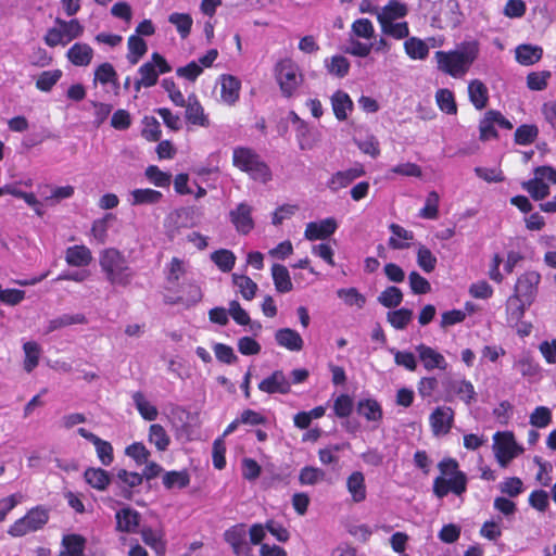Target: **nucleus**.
Listing matches in <instances>:
<instances>
[{
	"label": "nucleus",
	"instance_id": "obj_1",
	"mask_svg": "<svg viewBox=\"0 0 556 556\" xmlns=\"http://www.w3.org/2000/svg\"><path fill=\"white\" fill-rule=\"evenodd\" d=\"M479 54L477 41L460 43L453 51H437L435 60L438 68L453 77H463L476 61Z\"/></svg>",
	"mask_w": 556,
	"mask_h": 556
},
{
	"label": "nucleus",
	"instance_id": "obj_2",
	"mask_svg": "<svg viewBox=\"0 0 556 556\" xmlns=\"http://www.w3.org/2000/svg\"><path fill=\"white\" fill-rule=\"evenodd\" d=\"M99 264L111 286L127 288L132 282L135 271L125 255L117 249L108 248L101 251Z\"/></svg>",
	"mask_w": 556,
	"mask_h": 556
},
{
	"label": "nucleus",
	"instance_id": "obj_3",
	"mask_svg": "<svg viewBox=\"0 0 556 556\" xmlns=\"http://www.w3.org/2000/svg\"><path fill=\"white\" fill-rule=\"evenodd\" d=\"M440 476L433 481V493L437 497L443 498L450 492L462 495L467 490V476L459 470L457 460L444 458L438 464Z\"/></svg>",
	"mask_w": 556,
	"mask_h": 556
},
{
	"label": "nucleus",
	"instance_id": "obj_4",
	"mask_svg": "<svg viewBox=\"0 0 556 556\" xmlns=\"http://www.w3.org/2000/svg\"><path fill=\"white\" fill-rule=\"evenodd\" d=\"M232 164L241 172L247 173L251 179L261 184L271 180V170L253 149L237 147L232 152Z\"/></svg>",
	"mask_w": 556,
	"mask_h": 556
},
{
	"label": "nucleus",
	"instance_id": "obj_5",
	"mask_svg": "<svg viewBox=\"0 0 556 556\" xmlns=\"http://www.w3.org/2000/svg\"><path fill=\"white\" fill-rule=\"evenodd\" d=\"M418 7L438 28H454L460 23L455 0H419Z\"/></svg>",
	"mask_w": 556,
	"mask_h": 556
},
{
	"label": "nucleus",
	"instance_id": "obj_6",
	"mask_svg": "<svg viewBox=\"0 0 556 556\" xmlns=\"http://www.w3.org/2000/svg\"><path fill=\"white\" fill-rule=\"evenodd\" d=\"M49 509L43 506H36L28 513L16 520L8 530L12 536H23L29 532L42 529L49 521Z\"/></svg>",
	"mask_w": 556,
	"mask_h": 556
},
{
	"label": "nucleus",
	"instance_id": "obj_7",
	"mask_svg": "<svg viewBox=\"0 0 556 556\" xmlns=\"http://www.w3.org/2000/svg\"><path fill=\"white\" fill-rule=\"evenodd\" d=\"M58 27L50 28L46 36L45 42L49 47H56L59 45L66 46L72 40L80 37L84 33V27L78 20L63 21L56 18Z\"/></svg>",
	"mask_w": 556,
	"mask_h": 556
},
{
	"label": "nucleus",
	"instance_id": "obj_8",
	"mask_svg": "<svg viewBox=\"0 0 556 556\" xmlns=\"http://www.w3.org/2000/svg\"><path fill=\"white\" fill-rule=\"evenodd\" d=\"M276 77L286 97H291L303 81L299 66L290 59H285L276 65Z\"/></svg>",
	"mask_w": 556,
	"mask_h": 556
},
{
	"label": "nucleus",
	"instance_id": "obj_9",
	"mask_svg": "<svg viewBox=\"0 0 556 556\" xmlns=\"http://www.w3.org/2000/svg\"><path fill=\"white\" fill-rule=\"evenodd\" d=\"M541 281V275L535 270H528L518 277L515 285V293L509 298V304L514 301H522L530 306L538 294V287Z\"/></svg>",
	"mask_w": 556,
	"mask_h": 556
},
{
	"label": "nucleus",
	"instance_id": "obj_10",
	"mask_svg": "<svg viewBox=\"0 0 556 556\" xmlns=\"http://www.w3.org/2000/svg\"><path fill=\"white\" fill-rule=\"evenodd\" d=\"M493 439L495 457L503 468L507 467L510 460L522 452L511 432H496Z\"/></svg>",
	"mask_w": 556,
	"mask_h": 556
},
{
	"label": "nucleus",
	"instance_id": "obj_11",
	"mask_svg": "<svg viewBox=\"0 0 556 556\" xmlns=\"http://www.w3.org/2000/svg\"><path fill=\"white\" fill-rule=\"evenodd\" d=\"M172 71L167 61L157 52L152 54L151 61L146 62L139 67V75L143 87L149 88L157 83L159 75Z\"/></svg>",
	"mask_w": 556,
	"mask_h": 556
},
{
	"label": "nucleus",
	"instance_id": "obj_12",
	"mask_svg": "<svg viewBox=\"0 0 556 556\" xmlns=\"http://www.w3.org/2000/svg\"><path fill=\"white\" fill-rule=\"evenodd\" d=\"M247 534L244 523L235 525L225 531L224 539L231 546L236 556H252V549L247 542Z\"/></svg>",
	"mask_w": 556,
	"mask_h": 556
},
{
	"label": "nucleus",
	"instance_id": "obj_13",
	"mask_svg": "<svg viewBox=\"0 0 556 556\" xmlns=\"http://www.w3.org/2000/svg\"><path fill=\"white\" fill-rule=\"evenodd\" d=\"M337 227L338 224L332 217L320 222H311L306 225L304 237L309 241L325 240L334 233Z\"/></svg>",
	"mask_w": 556,
	"mask_h": 556
},
{
	"label": "nucleus",
	"instance_id": "obj_14",
	"mask_svg": "<svg viewBox=\"0 0 556 556\" xmlns=\"http://www.w3.org/2000/svg\"><path fill=\"white\" fill-rule=\"evenodd\" d=\"M230 220L238 232L247 235L254 228L252 218V206L247 203H240L229 213Z\"/></svg>",
	"mask_w": 556,
	"mask_h": 556
},
{
	"label": "nucleus",
	"instance_id": "obj_15",
	"mask_svg": "<svg viewBox=\"0 0 556 556\" xmlns=\"http://www.w3.org/2000/svg\"><path fill=\"white\" fill-rule=\"evenodd\" d=\"M78 433L94 445L97 455L102 465L110 466L113 463V447L110 442L100 439L85 428H79Z\"/></svg>",
	"mask_w": 556,
	"mask_h": 556
},
{
	"label": "nucleus",
	"instance_id": "obj_16",
	"mask_svg": "<svg viewBox=\"0 0 556 556\" xmlns=\"http://www.w3.org/2000/svg\"><path fill=\"white\" fill-rule=\"evenodd\" d=\"M454 420V412L451 407H437L430 415V425L435 435L450 432Z\"/></svg>",
	"mask_w": 556,
	"mask_h": 556
},
{
	"label": "nucleus",
	"instance_id": "obj_17",
	"mask_svg": "<svg viewBox=\"0 0 556 556\" xmlns=\"http://www.w3.org/2000/svg\"><path fill=\"white\" fill-rule=\"evenodd\" d=\"M258 389L262 392L274 394H287L291 390V384L286 375L281 370H275L269 377L263 379L258 383Z\"/></svg>",
	"mask_w": 556,
	"mask_h": 556
},
{
	"label": "nucleus",
	"instance_id": "obj_18",
	"mask_svg": "<svg viewBox=\"0 0 556 556\" xmlns=\"http://www.w3.org/2000/svg\"><path fill=\"white\" fill-rule=\"evenodd\" d=\"M142 481L143 476L141 473L118 469L116 472V484L119 488L118 495L126 500H131V489L140 485Z\"/></svg>",
	"mask_w": 556,
	"mask_h": 556
},
{
	"label": "nucleus",
	"instance_id": "obj_19",
	"mask_svg": "<svg viewBox=\"0 0 556 556\" xmlns=\"http://www.w3.org/2000/svg\"><path fill=\"white\" fill-rule=\"evenodd\" d=\"M116 530L126 533H136L140 525V514L130 508L125 507L116 511Z\"/></svg>",
	"mask_w": 556,
	"mask_h": 556
},
{
	"label": "nucleus",
	"instance_id": "obj_20",
	"mask_svg": "<svg viewBox=\"0 0 556 556\" xmlns=\"http://www.w3.org/2000/svg\"><path fill=\"white\" fill-rule=\"evenodd\" d=\"M416 351L419 359L422 362L424 367L427 370H432L434 368L444 370L446 368L447 364L444 356L434 349L425 344H419L416 346Z\"/></svg>",
	"mask_w": 556,
	"mask_h": 556
},
{
	"label": "nucleus",
	"instance_id": "obj_21",
	"mask_svg": "<svg viewBox=\"0 0 556 556\" xmlns=\"http://www.w3.org/2000/svg\"><path fill=\"white\" fill-rule=\"evenodd\" d=\"M185 118L188 123L195 126H210V119L194 94L189 96L187 99Z\"/></svg>",
	"mask_w": 556,
	"mask_h": 556
},
{
	"label": "nucleus",
	"instance_id": "obj_22",
	"mask_svg": "<svg viewBox=\"0 0 556 556\" xmlns=\"http://www.w3.org/2000/svg\"><path fill=\"white\" fill-rule=\"evenodd\" d=\"M365 170L362 166L349 168L346 170L338 172L328 181V187L332 191H338L342 188L348 187L353 180L362 177Z\"/></svg>",
	"mask_w": 556,
	"mask_h": 556
},
{
	"label": "nucleus",
	"instance_id": "obj_23",
	"mask_svg": "<svg viewBox=\"0 0 556 556\" xmlns=\"http://www.w3.org/2000/svg\"><path fill=\"white\" fill-rule=\"evenodd\" d=\"M278 345L290 351H301L303 349V339L295 330L291 328L278 329L275 333Z\"/></svg>",
	"mask_w": 556,
	"mask_h": 556
},
{
	"label": "nucleus",
	"instance_id": "obj_24",
	"mask_svg": "<svg viewBox=\"0 0 556 556\" xmlns=\"http://www.w3.org/2000/svg\"><path fill=\"white\" fill-rule=\"evenodd\" d=\"M358 415L363 416L367 421L379 424L382 420L383 412L380 404L372 399H364L358 401L356 406Z\"/></svg>",
	"mask_w": 556,
	"mask_h": 556
},
{
	"label": "nucleus",
	"instance_id": "obj_25",
	"mask_svg": "<svg viewBox=\"0 0 556 556\" xmlns=\"http://www.w3.org/2000/svg\"><path fill=\"white\" fill-rule=\"evenodd\" d=\"M66 56L76 66H87L92 60L93 50L87 43L77 42L68 49Z\"/></svg>",
	"mask_w": 556,
	"mask_h": 556
},
{
	"label": "nucleus",
	"instance_id": "obj_26",
	"mask_svg": "<svg viewBox=\"0 0 556 556\" xmlns=\"http://www.w3.org/2000/svg\"><path fill=\"white\" fill-rule=\"evenodd\" d=\"M65 261L75 267L88 266L92 261V254L86 245H74L66 249Z\"/></svg>",
	"mask_w": 556,
	"mask_h": 556
},
{
	"label": "nucleus",
	"instance_id": "obj_27",
	"mask_svg": "<svg viewBox=\"0 0 556 556\" xmlns=\"http://www.w3.org/2000/svg\"><path fill=\"white\" fill-rule=\"evenodd\" d=\"M346 488L353 502L361 503L366 500L367 491L365 477L361 471L352 472L346 480Z\"/></svg>",
	"mask_w": 556,
	"mask_h": 556
},
{
	"label": "nucleus",
	"instance_id": "obj_28",
	"mask_svg": "<svg viewBox=\"0 0 556 556\" xmlns=\"http://www.w3.org/2000/svg\"><path fill=\"white\" fill-rule=\"evenodd\" d=\"M446 391L448 395H456L467 404L475 401L476 392L472 383L469 381L451 380L447 382Z\"/></svg>",
	"mask_w": 556,
	"mask_h": 556
},
{
	"label": "nucleus",
	"instance_id": "obj_29",
	"mask_svg": "<svg viewBox=\"0 0 556 556\" xmlns=\"http://www.w3.org/2000/svg\"><path fill=\"white\" fill-rule=\"evenodd\" d=\"M407 14V8L405 4L397 0H390L378 13L377 20L380 24L394 22L397 18H402Z\"/></svg>",
	"mask_w": 556,
	"mask_h": 556
},
{
	"label": "nucleus",
	"instance_id": "obj_30",
	"mask_svg": "<svg viewBox=\"0 0 556 556\" xmlns=\"http://www.w3.org/2000/svg\"><path fill=\"white\" fill-rule=\"evenodd\" d=\"M86 540L79 534H67L62 539L63 549L59 556H85Z\"/></svg>",
	"mask_w": 556,
	"mask_h": 556
},
{
	"label": "nucleus",
	"instance_id": "obj_31",
	"mask_svg": "<svg viewBox=\"0 0 556 556\" xmlns=\"http://www.w3.org/2000/svg\"><path fill=\"white\" fill-rule=\"evenodd\" d=\"M85 481L98 491H104L111 482L110 473L102 468L90 467L84 472Z\"/></svg>",
	"mask_w": 556,
	"mask_h": 556
},
{
	"label": "nucleus",
	"instance_id": "obj_32",
	"mask_svg": "<svg viewBox=\"0 0 556 556\" xmlns=\"http://www.w3.org/2000/svg\"><path fill=\"white\" fill-rule=\"evenodd\" d=\"M331 105L333 113L339 121H345L349 112L353 109V102L350 96L342 90H338L332 94Z\"/></svg>",
	"mask_w": 556,
	"mask_h": 556
},
{
	"label": "nucleus",
	"instance_id": "obj_33",
	"mask_svg": "<svg viewBox=\"0 0 556 556\" xmlns=\"http://www.w3.org/2000/svg\"><path fill=\"white\" fill-rule=\"evenodd\" d=\"M271 276L275 288L280 293L290 292L293 288L291 277L288 268L281 264H274L271 266Z\"/></svg>",
	"mask_w": 556,
	"mask_h": 556
},
{
	"label": "nucleus",
	"instance_id": "obj_34",
	"mask_svg": "<svg viewBox=\"0 0 556 556\" xmlns=\"http://www.w3.org/2000/svg\"><path fill=\"white\" fill-rule=\"evenodd\" d=\"M468 93L471 103L477 110H482L486 106L489 100L488 89L481 80H471L468 86Z\"/></svg>",
	"mask_w": 556,
	"mask_h": 556
},
{
	"label": "nucleus",
	"instance_id": "obj_35",
	"mask_svg": "<svg viewBox=\"0 0 556 556\" xmlns=\"http://www.w3.org/2000/svg\"><path fill=\"white\" fill-rule=\"evenodd\" d=\"M543 50L539 46L520 45L516 48V60L522 65H532L542 59Z\"/></svg>",
	"mask_w": 556,
	"mask_h": 556
},
{
	"label": "nucleus",
	"instance_id": "obj_36",
	"mask_svg": "<svg viewBox=\"0 0 556 556\" xmlns=\"http://www.w3.org/2000/svg\"><path fill=\"white\" fill-rule=\"evenodd\" d=\"M142 541L153 548L156 554L163 555L165 553V542L163 540L164 533L162 530H153L150 527H143L140 531Z\"/></svg>",
	"mask_w": 556,
	"mask_h": 556
},
{
	"label": "nucleus",
	"instance_id": "obj_37",
	"mask_svg": "<svg viewBox=\"0 0 556 556\" xmlns=\"http://www.w3.org/2000/svg\"><path fill=\"white\" fill-rule=\"evenodd\" d=\"M240 83L231 75H224L222 78L220 96L224 102L232 104L239 97Z\"/></svg>",
	"mask_w": 556,
	"mask_h": 556
},
{
	"label": "nucleus",
	"instance_id": "obj_38",
	"mask_svg": "<svg viewBox=\"0 0 556 556\" xmlns=\"http://www.w3.org/2000/svg\"><path fill=\"white\" fill-rule=\"evenodd\" d=\"M132 400L138 409L139 414L143 419L152 421L155 420L159 412L157 408L152 405L143 395L142 392L137 391L132 394Z\"/></svg>",
	"mask_w": 556,
	"mask_h": 556
},
{
	"label": "nucleus",
	"instance_id": "obj_39",
	"mask_svg": "<svg viewBox=\"0 0 556 556\" xmlns=\"http://www.w3.org/2000/svg\"><path fill=\"white\" fill-rule=\"evenodd\" d=\"M131 205L155 204L162 199V193L153 189H135L131 191Z\"/></svg>",
	"mask_w": 556,
	"mask_h": 556
},
{
	"label": "nucleus",
	"instance_id": "obj_40",
	"mask_svg": "<svg viewBox=\"0 0 556 556\" xmlns=\"http://www.w3.org/2000/svg\"><path fill=\"white\" fill-rule=\"evenodd\" d=\"M232 282L239 289L242 298L247 301H251L256 293L257 285L245 275H232Z\"/></svg>",
	"mask_w": 556,
	"mask_h": 556
},
{
	"label": "nucleus",
	"instance_id": "obj_41",
	"mask_svg": "<svg viewBox=\"0 0 556 556\" xmlns=\"http://www.w3.org/2000/svg\"><path fill=\"white\" fill-rule=\"evenodd\" d=\"M94 84L101 85L112 84L115 88L118 87L117 73L111 63H102L94 71Z\"/></svg>",
	"mask_w": 556,
	"mask_h": 556
},
{
	"label": "nucleus",
	"instance_id": "obj_42",
	"mask_svg": "<svg viewBox=\"0 0 556 556\" xmlns=\"http://www.w3.org/2000/svg\"><path fill=\"white\" fill-rule=\"evenodd\" d=\"M407 55L414 60H424L429 54V47L419 38L412 37L404 42Z\"/></svg>",
	"mask_w": 556,
	"mask_h": 556
},
{
	"label": "nucleus",
	"instance_id": "obj_43",
	"mask_svg": "<svg viewBox=\"0 0 556 556\" xmlns=\"http://www.w3.org/2000/svg\"><path fill=\"white\" fill-rule=\"evenodd\" d=\"M128 50L127 60L131 65H135L146 54L147 43L141 37L131 35L128 38Z\"/></svg>",
	"mask_w": 556,
	"mask_h": 556
},
{
	"label": "nucleus",
	"instance_id": "obj_44",
	"mask_svg": "<svg viewBox=\"0 0 556 556\" xmlns=\"http://www.w3.org/2000/svg\"><path fill=\"white\" fill-rule=\"evenodd\" d=\"M149 442L154 444L159 451H165L170 443V439L163 426L153 424L149 428Z\"/></svg>",
	"mask_w": 556,
	"mask_h": 556
},
{
	"label": "nucleus",
	"instance_id": "obj_45",
	"mask_svg": "<svg viewBox=\"0 0 556 556\" xmlns=\"http://www.w3.org/2000/svg\"><path fill=\"white\" fill-rule=\"evenodd\" d=\"M86 317L83 314L68 315L64 314L60 317L51 319L47 327V333L53 332L58 329H61L66 326L75 325V324H85Z\"/></svg>",
	"mask_w": 556,
	"mask_h": 556
},
{
	"label": "nucleus",
	"instance_id": "obj_46",
	"mask_svg": "<svg viewBox=\"0 0 556 556\" xmlns=\"http://www.w3.org/2000/svg\"><path fill=\"white\" fill-rule=\"evenodd\" d=\"M522 188L527 190L535 201L543 200L549 193V185L536 178L522 182Z\"/></svg>",
	"mask_w": 556,
	"mask_h": 556
},
{
	"label": "nucleus",
	"instance_id": "obj_47",
	"mask_svg": "<svg viewBox=\"0 0 556 556\" xmlns=\"http://www.w3.org/2000/svg\"><path fill=\"white\" fill-rule=\"evenodd\" d=\"M23 350L25 353L24 369L30 372L39 363L40 346L35 341H28L24 343Z\"/></svg>",
	"mask_w": 556,
	"mask_h": 556
},
{
	"label": "nucleus",
	"instance_id": "obj_48",
	"mask_svg": "<svg viewBox=\"0 0 556 556\" xmlns=\"http://www.w3.org/2000/svg\"><path fill=\"white\" fill-rule=\"evenodd\" d=\"M211 260L216 264V266L222 271L228 273L235 266L236 256L231 251L222 249L213 252L211 255Z\"/></svg>",
	"mask_w": 556,
	"mask_h": 556
},
{
	"label": "nucleus",
	"instance_id": "obj_49",
	"mask_svg": "<svg viewBox=\"0 0 556 556\" xmlns=\"http://www.w3.org/2000/svg\"><path fill=\"white\" fill-rule=\"evenodd\" d=\"M403 300L402 291L394 286L388 287L378 296V302L384 307L392 308L401 304Z\"/></svg>",
	"mask_w": 556,
	"mask_h": 556
},
{
	"label": "nucleus",
	"instance_id": "obj_50",
	"mask_svg": "<svg viewBox=\"0 0 556 556\" xmlns=\"http://www.w3.org/2000/svg\"><path fill=\"white\" fill-rule=\"evenodd\" d=\"M190 482L187 471H168L163 476V484L166 489L186 488Z\"/></svg>",
	"mask_w": 556,
	"mask_h": 556
},
{
	"label": "nucleus",
	"instance_id": "obj_51",
	"mask_svg": "<svg viewBox=\"0 0 556 556\" xmlns=\"http://www.w3.org/2000/svg\"><path fill=\"white\" fill-rule=\"evenodd\" d=\"M539 129L535 125H521L515 131V142L517 144L527 146L535 141Z\"/></svg>",
	"mask_w": 556,
	"mask_h": 556
},
{
	"label": "nucleus",
	"instance_id": "obj_52",
	"mask_svg": "<svg viewBox=\"0 0 556 556\" xmlns=\"http://www.w3.org/2000/svg\"><path fill=\"white\" fill-rule=\"evenodd\" d=\"M388 321L395 328V329H404L412 320L413 318V311L408 308H400L396 311H391L387 315Z\"/></svg>",
	"mask_w": 556,
	"mask_h": 556
},
{
	"label": "nucleus",
	"instance_id": "obj_53",
	"mask_svg": "<svg viewBox=\"0 0 556 556\" xmlns=\"http://www.w3.org/2000/svg\"><path fill=\"white\" fill-rule=\"evenodd\" d=\"M328 72L337 77H344L350 70V62L342 55H334L329 61H326Z\"/></svg>",
	"mask_w": 556,
	"mask_h": 556
},
{
	"label": "nucleus",
	"instance_id": "obj_54",
	"mask_svg": "<svg viewBox=\"0 0 556 556\" xmlns=\"http://www.w3.org/2000/svg\"><path fill=\"white\" fill-rule=\"evenodd\" d=\"M435 100L443 112L446 114H456L457 106L452 91L448 89H439L435 93Z\"/></svg>",
	"mask_w": 556,
	"mask_h": 556
},
{
	"label": "nucleus",
	"instance_id": "obj_55",
	"mask_svg": "<svg viewBox=\"0 0 556 556\" xmlns=\"http://www.w3.org/2000/svg\"><path fill=\"white\" fill-rule=\"evenodd\" d=\"M168 21L176 26L181 38L189 36L192 26V18L189 14L173 13L169 15Z\"/></svg>",
	"mask_w": 556,
	"mask_h": 556
},
{
	"label": "nucleus",
	"instance_id": "obj_56",
	"mask_svg": "<svg viewBox=\"0 0 556 556\" xmlns=\"http://www.w3.org/2000/svg\"><path fill=\"white\" fill-rule=\"evenodd\" d=\"M61 76L62 72L60 70L42 72L36 81V87L41 91L48 92L59 81Z\"/></svg>",
	"mask_w": 556,
	"mask_h": 556
},
{
	"label": "nucleus",
	"instance_id": "obj_57",
	"mask_svg": "<svg viewBox=\"0 0 556 556\" xmlns=\"http://www.w3.org/2000/svg\"><path fill=\"white\" fill-rule=\"evenodd\" d=\"M146 177L156 187H168L172 179L170 174L162 172L155 165H150L147 167Z\"/></svg>",
	"mask_w": 556,
	"mask_h": 556
},
{
	"label": "nucleus",
	"instance_id": "obj_58",
	"mask_svg": "<svg viewBox=\"0 0 556 556\" xmlns=\"http://www.w3.org/2000/svg\"><path fill=\"white\" fill-rule=\"evenodd\" d=\"M325 478V472L316 467L306 466L301 469L299 481L301 484L314 485Z\"/></svg>",
	"mask_w": 556,
	"mask_h": 556
},
{
	"label": "nucleus",
	"instance_id": "obj_59",
	"mask_svg": "<svg viewBox=\"0 0 556 556\" xmlns=\"http://www.w3.org/2000/svg\"><path fill=\"white\" fill-rule=\"evenodd\" d=\"M351 31L355 37L363 39H370L375 34L374 25L368 18H358L354 21Z\"/></svg>",
	"mask_w": 556,
	"mask_h": 556
},
{
	"label": "nucleus",
	"instance_id": "obj_60",
	"mask_svg": "<svg viewBox=\"0 0 556 556\" xmlns=\"http://www.w3.org/2000/svg\"><path fill=\"white\" fill-rule=\"evenodd\" d=\"M380 25L383 34L389 35L395 39L406 38L409 34L408 25L406 22H389L382 23Z\"/></svg>",
	"mask_w": 556,
	"mask_h": 556
},
{
	"label": "nucleus",
	"instance_id": "obj_61",
	"mask_svg": "<svg viewBox=\"0 0 556 556\" xmlns=\"http://www.w3.org/2000/svg\"><path fill=\"white\" fill-rule=\"evenodd\" d=\"M417 263L426 273H431L435 268L437 258L428 248L420 247L417 252Z\"/></svg>",
	"mask_w": 556,
	"mask_h": 556
},
{
	"label": "nucleus",
	"instance_id": "obj_62",
	"mask_svg": "<svg viewBox=\"0 0 556 556\" xmlns=\"http://www.w3.org/2000/svg\"><path fill=\"white\" fill-rule=\"evenodd\" d=\"M439 194L435 191L428 193L425 206L420 210L419 215L424 218L434 219L438 217Z\"/></svg>",
	"mask_w": 556,
	"mask_h": 556
},
{
	"label": "nucleus",
	"instance_id": "obj_63",
	"mask_svg": "<svg viewBox=\"0 0 556 556\" xmlns=\"http://www.w3.org/2000/svg\"><path fill=\"white\" fill-rule=\"evenodd\" d=\"M333 410L337 417L345 418L353 410V400L348 394L339 395L333 403Z\"/></svg>",
	"mask_w": 556,
	"mask_h": 556
},
{
	"label": "nucleus",
	"instance_id": "obj_64",
	"mask_svg": "<svg viewBox=\"0 0 556 556\" xmlns=\"http://www.w3.org/2000/svg\"><path fill=\"white\" fill-rule=\"evenodd\" d=\"M125 453L127 456L135 459L138 465L146 464L150 456V451L139 442L132 443L126 447Z\"/></svg>",
	"mask_w": 556,
	"mask_h": 556
}]
</instances>
